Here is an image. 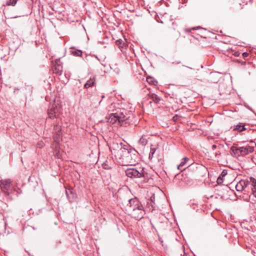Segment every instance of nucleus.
<instances>
[{
  "label": "nucleus",
  "mask_w": 256,
  "mask_h": 256,
  "mask_svg": "<svg viewBox=\"0 0 256 256\" xmlns=\"http://www.w3.org/2000/svg\"><path fill=\"white\" fill-rule=\"evenodd\" d=\"M207 172V169L204 166L194 163L190 164L187 167L185 176L190 180H197L204 176Z\"/></svg>",
  "instance_id": "nucleus-1"
},
{
  "label": "nucleus",
  "mask_w": 256,
  "mask_h": 256,
  "mask_svg": "<svg viewBox=\"0 0 256 256\" xmlns=\"http://www.w3.org/2000/svg\"><path fill=\"white\" fill-rule=\"evenodd\" d=\"M119 116V124L121 126H127L130 124H133L134 116L132 112L126 109H120L118 110Z\"/></svg>",
  "instance_id": "nucleus-2"
},
{
  "label": "nucleus",
  "mask_w": 256,
  "mask_h": 256,
  "mask_svg": "<svg viewBox=\"0 0 256 256\" xmlns=\"http://www.w3.org/2000/svg\"><path fill=\"white\" fill-rule=\"evenodd\" d=\"M126 174L129 178H140L144 180L148 176L143 168H129L126 170Z\"/></svg>",
  "instance_id": "nucleus-3"
},
{
  "label": "nucleus",
  "mask_w": 256,
  "mask_h": 256,
  "mask_svg": "<svg viewBox=\"0 0 256 256\" xmlns=\"http://www.w3.org/2000/svg\"><path fill=\"white\" fill-rule=\"evenodd\" d=\"M60 112V107L55 104H51L48 110V114L50 119L58 118Z\"/></svg>",
  "instance_id": "nucleus-4"
},
{
  "label": "nucleus",
  "mask_w": 256,
  "mask_h": 256,
  "mask_svg": "<svg viewBox=\"0 0 256 256\" xmlns=\"http://www.w3.org/2000/svg\"><path fill=\"white\" fill-rule=\"evenodd\" d=\"M0 187L2 192H4L6 195H9V190H10L12 187L11 180L9 179L0 180Z\"/></svg>",
  "instance_id": "nucleus-5"
},
{
  "label": "nucleus",
  "mask_w": 256,
  "mask_h": 256,
  "mask_svg": "<svg viewBox=\"0 0 256 256\" xmlns=\"http://www.w3.org/2000/svg\"><path fill=\"white\" fill-rule=\"evenodd\" d=\"M144 214L145 212L143 206H142L141 208H137L134 210H132V212H130V215L132 217L136 220H140L143 218Z\"/></svg>",
  "instance_id": "nucleus-6"
},
{
  "label": "nucleus",
  "mask_w": 256,
  "mask_h": 256,
  "mask_svg": "<svg viewBox=\"0 0 256 256\" xmlns=\"http://www.w3.org/2000/svg\"><path fill=\"white\" fill-rule=\"evenodd\" d=\"M248 180H242L235 186L238 192L246 191V188H248Z\"/></svg>",
  "instance_id": "nucleus-7"
},
{
  "label": "nucleus",
  "mask_w": 256,
  "mask_h": 256,
  "mask_svg": "<svg viewBox=\"0 0 256 256\" xmlns=\"http://www.w3.org/2000/svg\"><path fill=\"white\" fill-rule=\"evenodd\" d=\"M247 130H250L252 129L250 128L248 124L242 122H240L235 126L233 128L234 131H237L238 132H242Z\"/></svg>",
  "instance_id": "nucleus-8"
},
{
  "label": "nucleus",
  "mask_w": 256,
  "mask_h": 256,
  "mask_svg": "<svg viewBox=\"0 0 256 256\" xmlns=\"http://www.w3.org/2000/svg\"><path fill=\"white\" fill-rule=\"evenodd\" d=\"M248 188H250L252 190V194L256 198V180L250 177L248 180Z\"/></svg>",
  "instance_id": "nucleus-9"
},
{
  "label": "nucleus",
  "mask_w": 256,
  "mask_h": 256,
  "mask_svg": "<svg viewBox=\"0 0 256 256\" xmlns=\"http://www.w3.org/2000/svg\"><path fill=\"white\" fill-rule=\"evenodd\" d=\"M136 152L135 150L128 151V156H126L128 160H129V163L131 165L134 164L136 162V159L137 158V155L135 154Z\"/></svg>",
  "instance_id": "nucleus-10"
},
{
  "label": "nucleus",
  "mask_w": 256,
  "mask_h": 256,
  "mask_svg": "<svg viewBox=\"0 0 256 256\" xmlns=\"http://www.w3.org/2000/svg\"><path fill=\"white\" fill-rule=\"evenodd\" d=\"M118 114V110L113 114H111L110 115V117L108 120V122L110 124H114L118 123L119 124V116Z\"/></svg>",
  "instance_id": "nucleus-11"
},
{
  "label": "nucleus",
  "mask_w": 256,
  "mask_h": 256,
  "mask_svg": "<svg viewBox=\"0 0 256 256\" xmlns=\"http://www.w3.org/2000/svg\"><path fill=\"white\" fill-rule=\"evenodd\" d=\"M68 198L70 202H74L76 198V194L72 189H68L66 190Z\"/></svg>",
  "instance_id": "nucleus-12"
},
{
  "label": "nucleus",
  "mask_w": 256,
  "mask_h": 256,
  "mask_svg": "<svg viewBox=\"0 0 256 256\" xmlns=\"http://www.w3.org/2000/svg\"><path fill=\"white\" fill-rule=\"evenodd\" d=\"M96 82L95 78H90L86 81V83L84 84V88L87 89L90 87L96 86Z\"/></svg>",
  "instance_id": "nucleus-13"
},
{
  "label": "nucleus",
  "mask_w": 256,
  "mask_h": 256,
  "mask_svg": "<svg viewBox=\"0 0 256 256\" xmlns=\"http://www.w3.org/2000/svg\"><path fill=\"white\" fill-rule=\"evenodd\" d=\"M54 130L56 132V134L54 136L55 140L58 141L59 140L60 138L61 128L60 126H54Z\"/></svg>",
  "instance_id": "nucleus-14"
},
{
  "label": "nucleus",
  "mask_w": 256,
  "mask_h": 256,
  "mask_svg": "<svg viewBox=\"0 0 256 256\" xmlns=\"http://www.w3.org/2000/svg\"><path fill=\"white\" fill-rule=\"evenodd\" d=\"M53 72L58 75H61L62 72V64L53 66Z\"/></svg>",
  "instance_id": "nucleus-15"
},
{
  "label": "nucleus",
  "mask_w": 256,
  "mask_h": 256,
  "mask_svg": "<svg viewBox=\"0 0 256 256\" xmlns=\"http://www.w3.org/2000/svg\"><path fill=\"white\" fill-rule=\"evenodd\" d=\"M148 142V140L146 138L144 137V136H142L139 140L138 142V145L139 146V148H144V146Z\"/></svg>",
  "instance_id": "nucleus-16"
},
{
  "label": "nucleus",
  "mask_w": 256,
  "mask_h": 256,
  "mask_svg": "<svg viewBox=\"0 0 256 256\" xmlns=\"http://www.w3.org/2000/svg\"><path fill=\"white\" fill-rule=\"evenodd\" d=\"M190 160V159L187 157H184L182 158V161L180 163L178 166V169L180 170H182V167L185 166L186 162ZM183 170H185V168H184Z\"/></svg>",
  "instance_id": "nucleus-17"
},
{
  "label": "nucleus",
  "mask_w": 256,
  "mask_h": 256,
  "mask_svg": "<svg viewBox=\"0 0 256 256\" xmlns=\"http://www.w3.org/2000/svg\"><path fill=\"white\" fill-rule=\"evenodd\" d=\"M138 199L136 198H131L128 200V208H130L132 207L135 204H138Z\"/></svg>",
  "instance_id": "nucleus-18"
},
{
  "label": "nucleus",
  "mask_w": 256,
  "mask_h": 256,
  "mask_svg": "<svg viewBox=\"0 0 256 256\" xmlns=\"http://www.w3.org/2000/svg\"><path fill=\"white\" fill-rule=\"evenodd\" d=\"M70 52L73 56H82V51L79 50H72Z\"/></svg>",
  "instance_id": "nucleus-19"
},
{
  "label": "nucleus",
  "mask_w": 256,
  "mask_h": 256,
  "mask_svg": "<svg viewBox=\"0 0 256 256\" xmlns=\"http://www.w3.org/2000/svg\"><path fill=\"white\" fill-rule=\"evenodd\" d=\"M150 99L152 100L154 102L156 103H158L160 100V98L154 94H150Z\"/></svg>",
  "instance_id": "nucleus-20"
},
{
  "label": "nucleus",
  "mask_w": 256,
  "mask_h": 256,
  "mask_svg": "<svg viewBox=\"0 0 256 256\" xmlns=\"http://www.w3.org/2000/svg\"><path fill=\"white\" fill-rule=\"evenodd\" d=\"M230 150L232 151L235 155H237L238 156H240L239 148L232 146L230 148Z\"/></svg>",
  "instance_id": "nucleus-21"
},
{
  "label": "nucleus",
  "mask_w": 256,
  "mask_h": 256,
  "mask_svg": "<svg viewBox=\"0 0 256 256\" xmlns=\"http://www.w3.org/2000/svg\"><path fill=\"white\" fill-rule=\"evenodd\" d=\"M102 167L105 170H110L112 168L110 164H109V162L106 160L102 164Z\"/></svg>",
  "instance_id": "nucleus-22"
},
{
  "label": "nucleus",
  "mask_w": 256,
  "mask_h": 256,
  "mask_svg": "<svg viewBox=\"0 0 256 256\" xmlns=\"http://www.w3.org/2000/svg\"><path fill=\"white\" fill-rule=\"evenodd\" d=\"M142 205L141 204V203L138 201V204H135L132 207L130 208H128V211L130 212H131L132 210H134L135 209L139 208H141Z\"/></svg>",
  "instance_id": "nucleus-23"
},
{
  "label": "nucleus",
  "mask_w": 256,
  "mask_h": 256,
  "mask_svg": "<svg viewBox=\"0 0 256 256\" xmlns=\"http://www.w3.org/2000/svg\"><path fill=\"white\" fill-rule=\"evenodd\" d=\"M240 156H245L248 154L246 147L239 148Z\"/></svg>",
  "instance_id": "nucleus-24"
},
{
  "label": "nucleus",
  "mask_w": 256,
  "mask_h": 256,
  "mask_svg": "<svg viewBox=\"0 0 256 256\" xmlns=\"http://www.w3.org/2000/svg\"><path fill=\"white\" fill-rule=\"evenodd\" d=\"M18 0H9L6 2V5L14 6L16 4Z\"/></svg>",
  "instance_id": "nucleus-25"
},
{
  "label": "nucleus",
  "mask_w": 256,
  "mask_h": 256,
  "mask_svg": "<svg viewBox=\"0 0 256 256\" xmlns=\"http://www.w3.org/2000/svg\"><path fill=\"white\" fill-rule=\"evenodd\" d=\"M247 154H248L249 153H252L254 152V148L253 147L250 146H246Z\"/></svg>",
  "instance_id": "nucleus-26"
},
{
  "label": "nucleus",
  "mask_w": 256,
  "mask_h": 256,
  "mask_svg": "<svg viewBox=\"0 0 256 256\" xmlns=\"http://www.w3.org/2000/svg\"><path fill=\"white\" fill-rule=\"evenodd\" d=\"M116 44L119 47H122V45H123L124 43H123V41L122 40L120 39V40H117L116 42Z\"/></svg>",
  "instance_id": "nucleus-27"
},
{
  "label": "nucleus",
  "mask_w": 256,
  "mask_h": 256,
  "mask_svg": "<svg viewBox=\"0 0 256 256\" xmlns=\"http://www.w3.org/2000/svg\"><path fill=\"white\" fill-rule=\"evenodd\" d=\"M55 156L58 158H60L61 157H62V154H60V150H56L55 151Z\"/></svg>",
  "instance_id": "nucleus-28"
},
{
  "label": "nucleus",
  "mask_w": 256,
  "mask_h": 256,
  "mask_svg": "<svg viewBox=\"0 0 256 256\" xmlns=\"http://www.w3.org/2000/svg\"><path fill=\"white\" fill-rule=\"evenodd\" d=\"M196 30L195 28H186L184 30V32L188 33H191L192 30Z\"/></svg>",
  "instance_id": "nucleus-29"
},
{
  "label": "nucleus",
  "mask_w": 256,
  "mask_h": 256,
  "mask_svg": "<svg viewBox=\"0 0 256 256\" xmlns=\"http://www.w3.org/2000/svg\"><path fill=\"white\" fill-rule=\"evenodd\" d=\"M146 80L147 82L150 83V84H154V82H156L155 81H154L152 78L150 77H149V78H146Z\"/></svg>",
  "instance_id": "nucleus-30"
},
{
  "label": "nucleus",
  "mask_w": 256,
  "mask_h": 256,
  "mask_svg": "<svg viewBox=\"0 0 256 256\" xmlns=\"http://www.w3.org/2000/svg\"><path fill=\"white\" fill-rule=\"evenodd\" d=\"M180 118V116L177 114H176L175 116H174L172 118V120L174 121V122H176L177 120H178L179 118Z\"/></svg>",
  "instance_id": "nucleus-31"
},
{
  "label": "nucleus",
  "mask_w": 256,
  "mask_h": 256,
  "mask_svg": "<svg viewBox=\"0 0 256 256\" xmlns=\"http://www.w3.org/2000/svg\"><path fill=\"white\" fill-rule=\"evenodd\" d=\"M62 62H60V59H56L55 60V64L54 66H58L59 64H62Z\"/></svg>",
  "instance_id": "nucleus-32"
},
{
  "label": "nucleus",
  "mask_w": 256,
  "mask_h": 256,
  "mask_svg": "<svg viewBox=\"0 0 256 256\" xmlns=\"http://www.w3.org/2000/svg\"><path fill=\"white\" fill-rule=\"evenodd\" d=\"M156 150V148L155 146H152V145L151 146L150 150V152L155 153Z\"/></svg>",
  "instance_id": "nucleus-33"
},
{
  "label": "nucleus",
  "mask_w": 256,
  "mask_h": 256,
  "mask_svg": "<svg viewBox=\"0 0 256 256\" xmlns=\"http://www.w3.org/2000/svg\"><path fill=\"white\" fill-rule=\"evenodd\" d=\"M175 32V29L173 27H170L168 29V32L170 34H172V32Z\"/></svg>",
  "instance_id": "nucleus-34"
},
{
  "label": "nucleus",
  "mask_w": 256,
  "mask_h": 256,
  "mask_svg": "<svg viewBox=\"0 0 256 256\" xmlns=\"http://www.w3.org/2000/svg\"><path fill=\"white\" fill-rule=\"evenodd\" d=\"M154 153L150 152L148 156V158L150 160H152V158H154Z\"/></svg>",
  "instance_id": "nucleus-35"
},
{
  "label": "nucleus",
  "mask_w": 256,
  "mask_h": 256,
  "mask_svg": "<svg viewBox=\"0 0 256 256\" xmlns=\"http://www.w3.org/2000/svg\"><path fill=\"white\" fill-rule=\"evenodd\" d=\"M243 58H246L248 56V53L247 52H244L242 54Z\"/></svg>",
  "instance_id": "nucleus-36"
},
{
  "label": "nucleus",
  "mask_w": 256,
  "mask_h": 256,
  "mask_svg": "<svg viewBox=\"0 0 256 256\" xmlns=\"http://www.w3.org/2000/svg\"><path fill=\"white\" fill-rule=\"evenodd\" d=\"M38 145L39 148H42L44 146V143L42 142H40V143H38Z\"/></svg>",
  "instance_id": "nucleus-37"
},
{
  "label": "nucleus",
  "mask_w": 256,
  "mask_h": 256,
  "mask_svg": "<svg viewBox=\"0 0 256 256\" xmlns=\"http://www.w3.org/2000/svg\"><path fill=\"white\" fill-rule=\"evenodd\" d=\"M240 54V52H236L234 54V55L236 56H238Z\"/></svg>",
  "instance_id": "nucleus-38"
},
{
  "label": "nucleus",
  "mask_w": 256,
  "mask_h": 256,
  "mask_svg": "<svg viewBox=\"0 0 256 256\" xmlns=\"http://www.w3.org/2000/svg\"><path fill=\"white\" fill-rule=\"evenodd\" d=\"M186 177L184 178V179L181 178V180H184L185 182H190L189 180H186Z\"/></svg>",
  "instance_id": "nucleus-39"
},
{
  "label": "nucleus",
  "mask_w": 256,
  "mask_h": 256,
  "mask_svg": "<svg viewBox=\"0 0 256 256\" xmlns=\"http://www.w3.org/2000/svg\"><path fill=\"white\" fill-rule=\"evenodd\" d=\"M216 148H217V146H216V144H213V145L212 146V150H214Z\"/></svg>",
  "instance_id": "nucleus-40"
},
{
  "label": "nucleus",
  "mask_w": 256,
  "mask_h": 256,
  "mask_svg": "<svg viewBox=\"0 0 256 256\" xmlns=\"http://www.w3.org/2000/svg\"><path fill=\"white\" fill-rule=\"evenodd\" d=\"M172 64H180V61H179V62L176 61L174 62H172Z\"/></svg>",
  "instance_id": "nucleus-41"
},
{
  "label": "nucleus",
  "mask_w": 256,
  "mask_h": 256,
  "mask_svg": "<svg viewBox=\"0 0 256 256\" xmlns=\"http://www.w3.org/2000/svg\"><path fill=\"white\" fill-rule=\"evenodd\" d=\"M177 176H178V177H180V176L184 177V174H181L180 176V175L178 174V175H177Z\"/></svg>",
  "instance_id": "nucleus-42"
},
{
  "label": "nucleus",
  "mask_w": 256,
  "mask_h": 256,
  "mask_svg": "<svg viewBox=\"0 0 256 256\" xmlns=\"http://www.w3.org/2000/svg\"><path fill=\"white\" fill-rule=\"evenodd\" d=\"M218 154H220V153L218 154V152H216V156Z\"/></svg>",
  "instance_id": "nucleus-43"
},
{
  "label": "nucleus",
  "mask_w": 256,
  "mask_h": 256,
  "mask_svg": "<svg viewBox=\"0 0 256 256\" xmlns=\"http://www.w3.org/2000/svg\"><path fill=\"white\" fill-rule=\"evenodd\" d=\"M102 98H104V96H102Z\"/></svg>",
  "instance_id": "nucleus-44"
},
{
  "label": "nucleus",
  "mask_w": 256,
  "mask_h": 256,
  "mask_svg": "<svg viewBox=\"0 0 256 256\" xmlns=\"http://www.w3.org/2000/svg\"><path fill=\"white\" fill-rule=\"evenodd\" d=\"M222 174H224V172H222Z\"/></svg>",
  "instance_id": "nucleus-45"
},
{
  "label": "nucleus",
  "mask_w": 256,
  "mask_h": 256,
  "mask_svg": "<svg viewBox=\"0 0 256 256\" xmlns=\"http://www.w3.org/2000/svg\"><path fill=\"white\" fill-rule=\"evenodd\" d=\"M222 174H224V172H222Z\"/></svg>",
  "instance_id": "nucleus-46"
},
{
  "label": "nucleus",
  "mask_w": 256,
  "mask_h": 256,
  "mask_svg": "<svg viewBox=\"0 0 256 256\" xmlns=\"http://www.w3.org/2000/svg\"><path fill=\"white\" fill-rule=\"evenodd\" d=\"M251 0H249V1L250 2Z\"/></svg>",
  "instance_id": "nucleus-47"
}]
</instances>
